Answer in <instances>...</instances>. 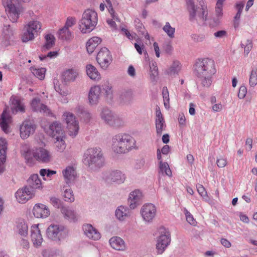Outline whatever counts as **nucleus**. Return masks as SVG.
Wrapping results in <instances>:
<instances>
[{
	"instance_id": "9",
	"label": "nucleus",
	"mask_w": 257,
	"mask_h": 257,
	"mask_svg": "<svg viewBox=\"0 0 257 257\" xmlns=\"http://www.w3.org/2000/svg\"><path fill=\"white\" fill-rule=\"evenodd\" d=\"M63 117L67 124L69 135L75 137L78 134L79 129L78 121L75 116L73 113L67 112L63 114Z\"/></svg>"
},
{
	"instance_id": "35",
	"label": "nucleus",
	"mask_w": 257,
	"mask_h": 257,
	"mask_svg": "<svg viewBox=\"0 0 257 257\" xmlns=\"http://www.w3.org/2000/svg\"><path fill=\"white\" fill-rule=\"evenodd\" d=\"M114 113L107 107H103L100 113L101 118L107 124H109Z\"/></svg>"
},
{
	"instance_id": "61",
	"label": "nucleus",
	"mask_w": 257,
	"mask_h": 257,
	"mask_svg": "<svg viewBox=\"0 0 257 257\" xmlns=\"http://www.w3.org/2000/svg\"><path fill=\"white\" fill-rule=\"evenodd\" d=\"M163 48L166 53L171 54L173 48L170 42L165 43L163 44Z\"/></svg>"
},
{
	"instance_id": "3",
	"label": "nucleus",
	"mask_w": 257,
	"mask_h": 257,
	"mask_svg": "<svg viewBox=\"0 0 257 257\" xmlns=\"http://www.w3.org/2000/svg\"><path fill=\"white\" fill-rule=\"evenodd\" d=\"M200 6L195 5L193 0H186L187 10L189 20L198 24L204 23L207 19L208 10L203 1L200 2Z\"/></svg>"
},
{
	"instance_id": "49",
	"label": "nucleus",
	"mask_w": 257,
	"mask_h": 257,
	"mask_svg": "<svg viewBox=\"0 0 257 257\" xmlns=\"http://www.w3.org/2000/svg\"><path fill=\"white\" fill-rule=\"evenodd\" d=\"M163 31L167 34L170 38H174V34L175 32V28L171 26L169 22H166L165 26L163 28Z\"/></svg>"
},
{
	"instance_id": "46",
	"label": "nucleus",
	"mask_w": 257,
	"mask_h": 257,
	"mask_svg": "<svg viewBox=\"0 0 257 257\" xmlns=\"http://www.w3.org/2000/svg\"><path fill=\"white\" fill-rule=\"evenodd\" d=\"M64 137H61V138L56 139V141L55 142L56 147V150L57 152H63L65 150L66 145L64 140Z\"/></svg>"
},
{
	"instance_id": "12",
	"label": "nucleus",
	"mask_w": 257,
	"mask_h": 257,
	"mask_svg": "<svg viewBox=\"0 0 257 257\" xmlns=\"http://www.w3.org/2000/svg\"><path fill=\"white\" fill-rule=\"evenodd\" d=\"M96 60L101 67L106 69L111 63L112 58L109 50L103 47L97 53Z\"/></svg>"
},
{
	"instance_id": "2",
	"label": "nucleus",
	"mask_w": 257,
	"mask_h": 257,
	"mask_svg": "<svg viewBox=\"0 0 257 257\" xmlns=\"http://www.w3.org/2000/svg\"><path fill=\"white\" fill-rule=\"evenodd\" d=\"M83 162L90 169L96 170L103 166L104 157L100 148H90L83 155Z\"/></svg>"
},
{
	"instance_id": "30",
	"label": "nucleus",
	"mask_w": 257,
	"mask_h": 257,
	"mask_svg": "<svg viewBox=\"0 0 257 257\" xmlns=\"http://www.w3.org/2000/svg\"><path fill=\"white\" fill-rule=\"evenodd\" d=\"M11 122V117L6 110H4L0 119V126L3 131L7 133L8 132V124Z\"/></svg>"
},
{
	"instance_id": "4",
	"label": "nucleus",
	"mask_w": 257,
	"mask_h": 257,
	"mask_svg": "<svg viewBox=\"0 0 257 257\" xmlns=\"http://www.w3.org/2000/svg\"><path fill=\"white\" fill-rule=\"evenodd\" d=\"M134 138L126 134H118L112 138V149L116 153H125L135 147Z\"/></svg>"
},
{
	"instance_id": "59",
	"label": "nucleus",
	"mask_w": 257,
	"mask_h": 257,
	"mask_svg": "<svg viewBox=\"0 0 257 257\" xmlns=\"http://www.w3.org/2000/svg\"><path fill=\"white\" fill-rule=\"evenodd\" d=\"M245 54L248 55L252 48V43L250 39H247L245 42Z\"/></svg>"
},
{
	"instance_id": "39",
	"label": "nucleus",
	"mask_w": 257,
	"mask_h": 257,
	"mask_svg": "<svg viewBox=\"0 0 257 257\" xmlns=\"http://www.w3.org/2000/svg\"><path fill=\"white\" fill-rule=\"evenodd\" d=\"M17 228L19 234L21 235L26 236L28 235V225L25 221L23 220L19 221Z\"/></svg>"
},
{
	"instance_id": "16",
	"label": "nucleus",
	"mask_w": 257,
	"mask_h": 257,
	"mask_svg": "<svg viewBox=\"0 0 257 257\" xmlns=\"http://www.w3.org/2000/svg\"><path fill=\"white\" fill-rule=\"evenodd\" d=\"M143 194L140 190L136 189L131 192L128 198V203L131 209H134L142 204Z\"/></svg>"
},
{
	"instance_id": "27",
	"label": "nucleus",
	"mask_w": 257,
	"mask_h": 257,
	"mask_svg": "<svg viewBox=\"0 0 257 257\" xmlns=\"http://www.w3.org/2000/svg\"><path fill=\"white\" fill-rule=\"evenodd\" d=\"M115 215L119 221H123L131 215L130 209L125 206H118L115 210Z\"/></svg>"
},
{
	"instance_id": "13",
	"label": "nucleus",
	"mask_w": 257,
	"mask_h": 257,
	"mask_svg": "<svg viewBox=\"0 0 257 257\" xmlns=\"http://www.w3.org/2000/svg\"><path fill=\"white\" fill-rule=\"evenodd\" d=\"M141 213L143 219L148 222L152 221L156 214L155 206L152 203L144 205L141 210Z\"/></svg>"
},
{
	"instance_id": "55",
	"label": "nucleus",
	"mask_w": 257,
	"mask_h": 257,
	"mask_svg": "<svg viewBox=\"0 0 257 257\" xmlns=\"http://www.w3.org/2000/svg\"><path fill=\"white\" fill-rule=\"evenodd\" d=\"M103 90L104 91L105 97L110 100L113 98L112 90L111 87L109 85H105L103 87Z\"/></svg>"
},
{
	"instance_id": "38",
	"label": "nucleus",
	"mask_w": 257,
	"mask_h": 257,
	"mask_svg": "<svg viewBox=\"0 0 257 257\" xmlns=\"http://www.w3.org/2000/svg\"><path fill=\"white\" fill-rule=\"evenodd\" d=\"M135 24L137 30L139 33V35L144 36L146 39L149 40L150 38L149 35L147 32H146L143 24L141 22V21L139 19H135Z\"/></svg>"
},
{
	"instance_id": "15",
	"label": "nucleus",
	"mask_w": 257,
	"mask_h": 257,
	"mask_svg": "<svg viewBox=\"0 0 257 257\" xmlns=\"http://www.w3.org/2000/svg\"><path fill=\"white\" fill-rule=\"evenodd\" d=\"M35 195L33 190L29 189L26 186L22 189H19L15 193L17 200L20 203H24Z\"/></svg>"
},
{
	"instance_id": "52",
	"label": "nucleus",
	"mask_w": 257,
	"mask_h": 257,
	"mask_svg": "<svg viewBox=\"0 0 257 257\" xmlns=\"http://www.w3.org/2000/svg\"><path fill=\"white\" fill-rule=\"evenodd\" d=\"M162 94L164 99V104L166 108H169V95L168 89L166 87H164L162 89Z\"/></svg>"
},
{
	"instance_id": "25",
	"label": "nucleus",
	"mask_w": 257,
	"mask_h": 257,
	"mask_svg": "<svg viewBox=\"0 0 257 257\" xmlns=\"http://www.w3.org/2000/svg\"><path fill=\"white\" fill-rule=\"evenodd\" d=\"M83 229L85 234L90 239L98 240L100 238V233L90 224L83 225Z\"/></svg>"
},
{
	"instance_id": "1",
	"label": "nucleus",
	"mask_w": 257,
	"mask_h": 257,
	"mask_svg": "<svg viewBox=\"0 0 257 257\" xmlns=\"http://www.w3.org/2000/svg\"><path fill=\"white\" fill-rule=\"evenodd\" d=\"M194 72L203 87H209L216 72L215 62L210 58L198 59L194 65Z\"/></svg>"
},
{
	"instance_id": "6",
	"label": "nucleus",
	"mask_w": 257,
	"mask_h": 257,
	"mask_svg": "<svg viewBox=\"0 0 257 257\" xmlns=\"http://www.w3.org/2000/svg\"><path fill=\"white\" fill-rule=\"evenodd\" d=\"M46 235L48 239L60 243L68 235V230L63 225L52 224L46 230Z\"/></svg>"
},
{
	"instance_id": "37",
	"label": "nucleus",
	"mask_w": 257,
	"mask_h": 257,
	"mask_svg": "<svg viewBox=\"0 0 257 257\" xmlns=\"http://www.w3.org/2000/svg\"><path fill=\"white\" fill-rule=\"evenodd\" d=\"M46 43L42 47L43 51H47L50 49L54 45L55 38L52 34H47L45 37Z\"/></svg>"
},
{
	"instance_id": "19",
	"label": "nucleus",
	"mask_w": 257,
	"mask_h": 257,
	"mask_svg": "<svg viewBox=\"0 0 257 257\" xmlns=\"http://www.w3.org/2000/svg\"><path fill=\"white\" fill-rule=\"evenodd\" d=\"M101 88L99 86L91 87L88 93V100L90 105H96L99 102Z\"/></svg>"
},
{
	"instance_id": "33",
	"label": "nucleus",
	"mask_w": 257,
	"mask_h": 257,
	"mask_svg": "<svg viewBox=\"0 0 257 257\" xmlns=\"http://www.w3.org/2000/svg\"><path fill=\"white\" fill-rule=\"evenodd\" d=\"M78 75V72L74 69H71L65 71L62 75V79L65 82L74 81Z\"/></svg>"
},
{
	"instance_id": "32",
	"label": "nucleus",
	"mask_w": 257,
	"mask_h": 257,
	"mask_svg": "<svg viewBox=\"0 0 257 257\" xmlns=\"http://www.w3.org/2000/svg\"><path fill=\"white\" fill-rule=\"evenodd\" d=\"M101 40L97 37H93L90 39L86 43V49L89 54H91L97 46L101 43Z\"/></svg>"
},
{
	"instance_id": "36",
	"label": "nucleus",
	"mask_w": 257,
	"mask_h": 257,
	"mask_svg": "<svg viewBox=\"0 0 257 257\" xmlns=\"http://www.w3.org/2000/svg\"><path fill=\"white\" fill-rule=\"evenodd\" d=\"M134 97L133 93L131 90H124L119 95L120 101L124 104H130Z\"/></svg>"
},
{
	"instance_id": "29",
	"label": "nucleus",
	"mask_w": 257,
	"mask_h": 257,
	"mask_svg": "<svg viewBox=\"0 0 257 257\" xmlns=\"http://www.w3.org/2000/svg\"><path fill=\"white\" fill-rule=\"evenodd\" d=\"M78 115L81 119L85 123H88L92 119V115L88 109L82 106L77 107Z\"/></svg>"
},
{
	"instance_id": "48",
	"label": "nucleus",
	"mask_w": 257,
	"mask_h": 257,
	"mask_svg": "<svg viewBox=\"0 0 257 257\" xmlns=\"http://www.w3.org/2000/svg\"><path fill=\"white\" fill-rule=\"evenodd\" d=\"M249 84L250 87H254L257 84V69H252L250 73Z\"/></svg>"
},
{
	"instance_id": "44",
	"label": "nucleus",
	"mask_w": 257,
	"mask_h": 257,
	"mask_svg": "<svg viewBox=\"0 0 257 257\" xmlns=\"http://www.w3.org/2000/svg\"><path fill=\"white\" fill-rule=\"evenodd\" d=\"M31 71L36 77L40 80H43L45 76L46 70L44 68H36L34 67H31Z\"/></svg>"
},
{
	"instance_id": "62",
	"label": "nucleus",
	"mask_w": 257,
	"mask_h": 257,
	"mask_svg": "<svg viewBox=\"0 0 257 257\" xmlns=\"http://www.w3.org/2000/svg\"><path fill=\"white\" fill-rule=\"evenodd\" d=\"M76 20L75 18L69 17L67 18L65 25L64 26L69 29L76 24Z\"/></svg>"
},
{
	"instance_id": "45",
	"label": "nucleus",
	"mask_w": 257,
	"mask_h": 257,
	"mask_svg": "<svg viewBox=\"0 0 257 257\" xmlns=\"http://www.w3.org/2000/svg\"><path fill=\"white\" fill-rule=\"evenodd\" d=\"M215 15L217 18L214 19V24H211L213 26H217L219 24V20L223 16V6L222 5L216 4Z\"/></svg>"
},
{
	"instance_id": "42",
	"label": "nucleus",
	"mask_w": 257,
	"mask_h": 257,
	"mask_svg": "<svg viewBox=\"0 0 257 257\" xmlns=\"http://www.w3.org/2000/svg\"><path fill=\"white\" fill-rule=\"evenodd\" d=\"M59 38L62 40H68L72 37V34L69 29L63 27L60 29L58 33Z\"/></svg>"
},
{
	"instance_id": "26",
	"label": "nucleus",
	"mask_w": 257,
	"mask_h": 257,
	"mask_svg": "<svg viewBox=\"0 0 257 257\" xmlns=\"http://www.w3.org/2000/svg\"><path fill=\"white\" fill-rule=\"evenodd\" d=\"M110 246L117 250H124L126 248L124 240L118 236H113L109 240Z\"/></svg>"
},
{
	"instance_id": "56",
	"label": "nucleus",
	"mask_w": 257,
	"mask_h": 257,
	"mask_svg": "<svg viewBox=\"0 0 257 257\" xmlns=\"http://www.w3.org/2000/svg\"><path fill=\"white\" fill-rule=\"evenodd\" d=\"M56 173V171L49 169H42L40 171V175L43 177L46 175L48 177H51L53 175Z\"/></svg>"
},
{
	"instance_id": "34",
	"label": "nucleus",
	"mask_w": 257,
	"mask_h": 257,
	"mask_svg": "<svg viewBox=\"0 0 257 257\" xmlns=\"http://www.w3.org/2000/svg\"><path fill=\"white\" fill-rule=\"evenodd\" d=\"M87 75L90 79L98 80L100 79V74L97 69L91 64L87 65L86 67Z\"/></svg>"
},
{
	"instance_id": "57",
	"label": "nucleus",
	"mask_w": 257,
	"mask_h": 257,
	"mask_svg": "<svg viewBox=\"0 0 257 257\" xmlns=\"http://www.w3.org/2000/svg\"><path fill=\"white\" fill-rule=\"evenodd\" d=\"M14 31L15 30L10 25L4 26V33L9 37L14 35Z\"/></svg>"
},
{
	"instance_id": "64",
	"label": "nucleus",
	"mask_w": 257,
	"mask_h": 257,
	"mask_svg": "<svg viewBox=\"0 0 257 257\" xmlns=\"http://www.w3.org/2000/svg\"><path fill=\"white\" fill-rule=\"evenodd\" d=\"M128 75L132 78L136 76V70L133 65H130L127 71Z\"/></svg>"
},
{
	"instance_id": "17",
	"label": "nucleus",
	"mask_w": 257,
	"mask_h": 257,
	"mask_svg": "<svg viewBox=\"0 0 257 257\" xmlns=\"http://www.w3.org/2000/svg\"><path fill=\"white\" fill-rule=\"evenodd\" d=\"M36 130V125L30 120L24 121L20 128V136L23 139L28 138L34 134Z\"/></svg>"
},
{
	"instance_id": "10",
	"label": "nucleus",
	"mask_w": 257,
	"mask_h": 257,
	"mask_svg": "<svg viewBox=\"0 0 257 257\" xmlns=\"http://www.w3.org/2000/svg\"><path fill=\"white\" fill-rule=\"evenodd\" d=\"M2 3L11 21L13 23L17 22L22 9L15 6L12 0H2Z\"/></svg>"
},
{
	"instance_id": "14",
	"label": "nucleus",
	"mask_w": 257,
	"mask_h": 257,
	"mask_svg": "<svg viewBox=\"0 0 257 257\" xmlns=\"http://www.w3.org/2000/svg\"><path fill=\"white\" fill-rule=\"evenodd\" d=\"M33 155L36 160L44 163H49L52 159L50 152L43 148H39L33 150Z\"/></svg>"
},
{
	"instance_id": "43",
	"label": "nucleus",
	"mask_w": 257,
	"mask_h": 257,
	"mask_svg": "<svg viewBox=\"0 0 257 257\" xmlns=\"http://www.w3.org/2000/svg\"><path fill=\"white\" fill-rule=\"evenodd\" d=\"M159 173H162L163 174H165L169 177L172 176V172L168 164L166 162H163L162 161L159 162Z\"/></svg>"
},
{
	"instance_id": "7",
	"label": "nucleus",
	"mask_w": 257,
	"mask_h": 257,
	"mask_svg": "<svg viewBox=\"0 0 257 257\" xmlns=\"http://www.w3.org/2000/svg\"><path fill=\"white\" fill-rule=\"evenodd\" d=\"M41 28V25L39 21H30L24 27V32L22 35V41L26 43L33 40Z\"/></svg>"
},
{
	"instance_id": "58",
	"label": "nucleus",
	"mask_w": 257,
	"mask_h": 257,
	"mask_svg": "<svg viewBox=\"0 0 257 257\" xmlns=\"http://www.w3.org/2000/svg\"><path fill=\"white\" fill-rule=\"evenodd\" d=\"M135 47L137 51V52L140 54H142L143 53V51H144V53L145 58L148 57V54L146 51H144L145 46L144 44L140 45L137 43H135Z\"/></svg>"
},
{
	"instance_id": "28",
	"label": "nucleus",
	"mask_w": 257,
	"mask_h": 257,
	"mask_svg": "<svg viewBox=\"0 0 257 257\" xmlns=\"http://www.w3.org/2000/svg\"><path fill=\"white\" fill-rule=\"evenodd\" d=\"M31 106L34 111H40L46 114L50 113V110L46 105L40 103V99L38 98H34L31 102Z\"/></svg>"
},
{
	"instance_id": "54",
	"label": "nucleus",
	"mask_w": 257,
	"mask_h": 257,
	"mask_svg": "<svg viewBox=\"0 0 257 257\" xmlns=\"http://www.w3.org/2000/svg\"><path fill=\"white\" fill-rule=\"evenodd\" d=\"M50 203L56 208H61L63 207L61 200L55 197H51L50 199Z\"/></svg>"
},
{
	"instance_id": "5",
	"label": "nucleus",
	"mask_w": 257,
	"mask_h": 257,
	"mask_svg": "<svg viewBox=\"0 0 257 257\" xmlns=\"http://www.w3.org/2000/svg\"><path fill=\"white\" fill-rule=\"evenodd\" d=\"M97 21V14L96 12L90 9L85 10L79 22L80 30L83 34L91 32L96 26Z\"/></svg>"
},
{
	"instance_id": "60",
	"label": "nucleus",
	"mask_w": 257,
	"mask_h": 257,
	"mask_svg": "<svg viewBox=\"0 0 257 257\" xmlns=\"http://www.w3.org/2000/svg\"><path fill=\"white\" fill-rule=\"evenodd\" d=\"M247 93V88L244 85H242L240 87L238 97L240 99H243L245 97Z\"/></svg>"
},
{
	"instance_id": "41",
	"label": "nucleus",
	"mask_w": 257,
	"mask_h": 257,
	"mask_svg": "<svg viewBox=\"0 0 257 257\" xmlns=\"http://www.w3.org/2000/svg\"><path fill=\"white\" fill-rule=\"evenodd\" d=\"M181 69L180 63L178 61H175L167 70V73L170 76H174L178 74Z\"/></svg>"
},
{
	"instance_id": "21",
	"label": "nucleus",
	"mask_w": 257,
	"mask_h": 257,
	"mask_svg": "<svg viewBox=\"0 0 257 257\" xmlns=\"http://www.w3.org/2000/svg\"><path fill=\"white\" fill-rule=\"evenodd\" d=\"M26 186L33 190L34 193L36 189H42V182L38 175L35 174L31 175L27 180V185Z\"/></svg>"
},
{
	"instance_id": "22",
	"label": "nucleus",
	"mask_w": 257,
	"mask_h": 257,
	"mask_svg": "<svg viewBox=\"0 0 257 257\" xmlns=\"http://www.w3.org/2000/svg\"><path fill=\"white\" fill-rule=\"evenodd\" d=\"M7 142L4 139H0V174L5 171V163L6 160Z\"/></svg>"
},
{
	"instance_id": "18",
	"label": "nucleus",
	"mask_w": 257,
	"mask_h": 257,
	"mask_svg": "<svg viewBox=\"0 0 257 257\" xmlns=\"http://www.w3.org/2000/svg\"><path fill=\"white\" fill-rule=\"evenodd\" d=\"M38 225V224H35L32 225L31 228V240L36 247L40 246L43 240Z\"/></svg>"
},
{
	"instance_id": "23",
	"label": "nucleus",
	"mask_w": 257,
	"mask_h": 257,
	"mask_svg": "<svg viewBox=\"0 0 257 257\" xmlns=\"http://www.w3.org/2000/svg\"><path fill=\"white\" fill-rule=\"evenodd\" d=\"M33 214L37 218H46L50 215L49 208L44 204H36L33 209Z\"/></svg>"
},
{
	"instance_id": "20",
	"label": "nucleus",
	"mask_w": 257,
	"mask_h": 257,
	"mask_svg": "<svg viewBox=\"0 0 257 257\" xmlns=\"http://www.w3.org/2000/svg\"><path fill=\"white\" fill-rule=\"evenodd\" d=\"M49 133L55 139H58L65 137L61 124L57 121L52 123L50 125Z\"/></svg>"
},
{
	"instance_id": "24",
	"label": "nucleus",
	"mask_w": 257,
	"mask_h": 257,
	"mask_svg": "<svg viewBox=\"0 0 257 257\" xmlns=\"http://www.w3.org/2000/svg\"><path fill=\"white\" fill-rule=\"evenodd\" d=\"M66 183L69 186L73 183L76 177V172L72 166H67L62 171Z\"/></svg>"
},
{
	"instance_id": "47",
	"label": "nucleus",
	"mask_w": 257,
	"mask_h": 257,
	"mask_svg": "<svg viewBox=\"0 0 257 257\" xmlns=\"http://www.w3.org/2000/svg\"><path fill=\"white\" fill-rule=\"evenodd\" d=\"M108 125L114 127H118L123 125V120L116 114H114Z\"/></svg>"
},
{
	"instance_id": "11",
	"label": "nucleus",
	"mask_w": 257,
	"mask_h": 257,
	"mask_svg": "<svg viewBox=\"0 0 257 257\" xmlns=\"http://www.w3.org/2000/svg\"><path fill=\"white\" fill-rule=\"evenodd\" d=\"M103 178L108 182L120 184L124 181L125 176L124 174L119 170H108L103 173Z\"/></svg>"
},
{
	"instance_id": "50",
	"label": "nucleus",
	"mask_w": 257,
	"mask_h": 257,
	"mask_svg": "<svg viewBox=\"0 0 257 257\" xmlns=\"http://www.w3.org/2000/svg\"><path fill=\"white\" fill-rule=\"evenodd\" d=\"M166 126L164 118L162 119H156V132L158 135H161Z\"/></svg>"
},
{
	"instance_id": "51",
	"label": "nucleus",
	"mask_w": 257,
	"mask_h": 257,
	"mask_svg": "<svg viewBox=\"0 0 257 257\" xmlns=\"http://www.w3.org/2000/svg\"><path fill=\"white\" fill-rule=\"evenodd\" d=\"M158 75V67L155 63H153L150 66V79L152 82L156 81Z\"/></svg>"
},
{
	"instance_id": "31",
	"label": "nucleus",
	"mask_w": 257,
	"mask_h": 257,
	"mask_svg": "<svg viewBox=\"0 0 257 257\" xmlns=\"http://www.w3.org/2000/svg\"><path fill=\"white\" fill-rule=\"evenodd\" d=\"M61 211L65 218L72 221L77 220V213L71 208L64 206L62 207Z\"/></svg>"
},
{
	"instance_id": "63",
	"label": "nucleus",
	"mask_w": 257,
	"mask_h": 257,
	"mask_svg": "<svg viewBox=\"0 0 257 257\" xmlns=\"http://www.w3.org/2000/svg\"><path fill=\"white\" fill-rule=\"evenodd\" d=\"M196 188L198 192L202 197H204L207 196V192L203 185L199 184L197 185Z\"/></svg>"
},
{
	"instance_id": "53",
	"label": "nucleus",
	"mask_w": 257,
	"mask_h": 257,
	"mask_svg": "<svg viewBox=\"0 0 257 257\" xmlns=\"http://www.w3.org/2000/svg\"><path fill=\"white\" fill-rule=\"evenodd\" d=\"M64 200L66 201L72 202L74 200V196L71 189H66L63 195Z\"/></svg>"
},
{
	"instance_id": "40",
	"label": "nucleus",
	"mask_w": 257,
	"mask_h": 257,
	"mask_svg": "<svg viewBox=\"0 0 257 257\" xmlns=\"http://www.w3.org/2000/svg\"><path fill=\"white\" fill-rule=\"evenodd\" d=\"M12 109L13 113L18 111L24 112L25 111V106L20 100L14 98L12 100Z\"/></svg>"
},
{
	"instance_id": "8",
	"label": "nucleus",
	"mask_w": 257,
	"mask_h": 257,
	"mask_svg": "<svg viewBox=\"0 0 257 257\" xmlns=\"http://www.w3.org/2000/svg\"><path fill=\"white\" fill-rule=\"evenodd\" d=\"M161 234L158 237L156 249L157 253L159 254L163 253L166 247L169 244L171 238L169 232L165 227L160 228Z\"/></svg>"
}]
</instances>
